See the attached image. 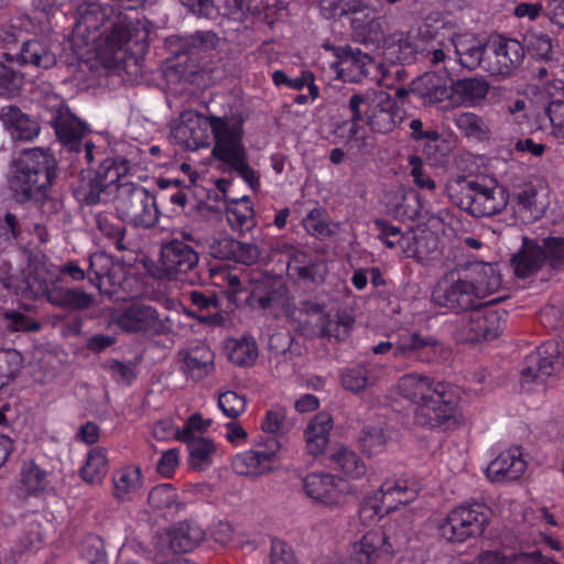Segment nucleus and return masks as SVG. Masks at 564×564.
I'll return each instance as SVG.
<instances>
[{
  "label": "nucleus",
  "instance_id": "1",
  "mask_svg": "<svg viewBox=\"0 0 564 564\" xmlns=\"http://www.w3.org/2000/svg\"><path fill=\"white\" fill-rule=\"evenodd\" d=\"M398 391L415 405V425L438 431L454 430L460 425L463 413L459 398L449 383L411 372L399 379Z\"/></svg>",
  "mask_w": 564,
  "mask_h": 564
},
{
  "label": "nucleus",
  "instance_id": "2",
  "mask_svg": "<svg viewBox=\"0 0 564 564\" xmlns=\"http://www.w3.org/2000/svg\"><path fill=\"white\" fill-rule=\"evenodd\" d=\"M57 163L48 149L32 148L19 152L10 162L8 187L18 204L40 199L51 191Z\"/></svg>",
  "mask_w": 564,
  "mask_h": 564
},
{
  "label": "nucleus",
  "instance_id": "3",
  "mask_svg": "<svg viewBox=\"0 0 564 564\" xmlns=\"http://www.w3.org/2000/svg\"><path fill=\"white\" fill-rule=\"evenodd\" d=\"M452 202L473 217H494L503 213L510 202L508 188L489 176L458 177L448 187Z\"/></svg>",
  "mask_w": 564,
  "mask_h": 564
},
{
  "label": "nucleus",
  "instance_id": "4",
  "mask_svg": "<svg viewBox=\"0 0 564 564\" xmlns=\"http://www.w3.org/2000/svg\"><path fill=\"white\" fill-rule=\"evenodd\" d=\"M210 129L215 139L212 155L228 165V170L236 172L253 192H258L260 174L249 164L247 150L242 142L241 124H229L227 119L212 116Z\"/></svg>",
  "mask_w": 564,
  "mask_h": 564
},
{
  "label": "nucleus",
  "instance_id": "5",
  "mask_svg": "<svg viewBox=\"0 0 564 564\" xmlns=\"http://www.w3.org/2000/svg\"><path fill=\"white\" fill-rule=\"evenodd\" d=\"M131 163L123 156H108L97 169L82 171L76 186L75 198L83 205L107 204L117 193V185L130 172Z\"/></svg>",
  "mask_w": 564,
  "mask_h": 564
},
{
  "label": "nucleus",
  "instance_id": "6",
  "mask_svg": "<svg viewBox=\"0 0 564 564\" xmlns=\"http://www.w3.org/2000/svg\"><path fill=\"white\" fill-rule=\"evenodd\" d=\"M147 20L132 19L121 10L111 11L101 36L104 39L101 51L106 58L121 65L129 54L133 55V48L138 52L148 46L150 29Z\"/></svg>",
  "mask_w": 564,
  "mask_h": 564
},
{
  "label": "nucleus",
  "instance_id": "7",
  "mask_svg": "<svg viewBox=\"0 0 564 564\" xmlns=\"http://www.w3.org/2000/svg\"><path fill=\"white\" fill-rule=\"evenodd\" d=\"M115 208L122 220L137 228L150 229L160 218L155 197L142 185L124 182L117 185Z\"/></svg>",
  "mask_w": 564,
  "mask_h": 564
},
{
  "label": "nucleus",
  "instance_id": "8",
  "mask_svg": "<svg viewBox=\"0 0 564 564\" xmlns=\"http://www.w3.org/2000/svg\"><path fill=\"white\" fill-rule=\"evenodd\" d=\"M491 511L485 503L459 506L453 509L440 525L442 535L449 542L463 543L480 536L490 522Z\"/></svg>",
  "mask_w": 564,
  "mask_h": 564
},
{
  "label": "nucleus",
  "instance_id": "9",
  "mask_svg": "<svg viewBox=\"0 0 564 564\" xmlns=\"http://www.w3.org/2000/svg\"><path fill=\"white\" fill-rule=\"evenodd\" d=\"M524 51L520 40L505 34H491L487 40V64L484 69L499 79L511 78L521 70Z\"/></svg>",
  "mask_w": 564,
  "mask_h": 564
},
{
  "label": "nucleus",
  "instance_id": "10",
  "mask_svg": "<svg viewBox=\"0 0 564 564\" xmlns=\"http://www.w3.org/2000/svg\"><path fill=\"white\" fill-rule=\"evenodd\" d=\"M432 301L456 314L471 311L481 304L462 270L452 271L437 282L432 292Z\"/></svg>",
  "mask_w": 564,
  "mask_h": 564
},
{
  "label": "nucleus",
  "instance_id": "11",
  "mask_svg": "<svg viewBox=\"0 0 564 564\" xmlns=\"http://www.w3.org/2000/svg\"><path fill=\"white\" fill-rule=\"evenodd\" d=\"M362 99L365 123L373 133L388 134L402 121L400 109L393 97L384 90H367L355 93Z\"/></svg>",
  "mask_w": 564,
  "mask_h": 564
},
{
  "label": "nucleus",
  "instance_id": "12",
  "mask_svg": "<svg viewBox=\"0 0 564 564\" xmlns=\"http://www.w3.org/2000/svg\"><path fill=\"white\" fill-rule=\"evenodd\" d=\"M160 268L169 280L194 282L199 254L193 246L178 238L163 241L160 249Z\"/></svg>",
  "mask_w": 564,
  "mask_h": 564
},
{
  "label": "nucleus",
  "instance_id": "13",
  "mask_svg": "<svg viewBox=\"0 0 564 564\" xmlns=\"http://www.w3.org/2000/svg\"><path fill=\"white\" fill-rule=\"evenodd\" d=\"M494 300L481 302L476 308H473L467 319L462 325V336L466 341L478 343L481 340H491L499 336L505 325L506 311H498L491 307V304L498 302Z\"/></svg>",
  "mask_w": 564,
  "mask_h": 564
},
{
  "label": "nucleus",
  "instance_id": "14",
  "mask_svg": "<svg viewBox=\"0 0 564 564\" xmlns=\"http://www.w3.org/2000/svg\"><path fill=\"white\" fill-rule=\"evenodd\" d=\"M115 324L126 333L163 335L171 330L169 318L161 319L156 308L134 303L121 310L115 317Z\"/></svg>",
  "mask_w": 564,
  "mask_h": 564
},
{
  "label": "nucleus",
  "instance_id": "15",
  "mask_svg": "<svg viewBox=\"0 0 564 564\" xmlns=\"http://www.w3.org/2000/svg\"><path fill=\"white\" fill-rule=\"evenodd\" d=\"M564 366V345L550 343L539 347L525 358L521 370L522 382L544 383Z\"/></svg>",
  "mask_w": 564,
  "mask_h": 564
},
{
  "label": "nucleus",
  "instance_id": "16",
  "mask_svg": "<svg viewBox=\"0 0 564 564\" xmlns=\"http://www.w3.org/2000/svg\"><path fill=\"white\" fill-rule=\"evenodd\" d=\"M302 482L305 495L316 503L335 508L345 500L346 482L336 475L314 471L307 474Z\"/></svg>",
  "mask_w": 564,
  "mask_h": 564
},
{
  "label": "nucleus",
  "instance_id": "17",
  "mask_svg": "<svg viewBox=\"0 0 564 564\" xmlns=\"http://www.w3.org/2000/svg\"><path fill=\"white\" fill-rule=\"evenodd\" d=\"M209 117L194 111L183 112L181 121L172 129L171 137L182 149L195 151L208 145L207 126H210Z\"/></svg>",
  "mask_w": 564,
  "mask_h": 564
},
{
  "label": "nucleus",
  "instance_id": "18",
  "mask_svg": "<svg viewBox=\"0 0 564 564\" xmlns=\"http://www.w3.org/2000/svg\"><path fill=\"white\" fill-rule=\"evenodd\" d=\"M288 290L289 288L282 279L265 275L252 283L247 304L262 311H276L285 301Z\"/></svg>",
  "mask_w": 564,
  "mask_h": 564
},
{
  "label": "nucleus",
  "instance_id": "19",
  "mask_svg": "<svg viewBox=\"0 0 564 564\" xmlns=\"http://www.w3.org/2000/svg\"><path fill=\"white\" fill-rule=\"evenodd\" d=\"M2 57L7 62H15L22 66L31 65L44 69L51 68L56 64V55L52 51L50 42L41 37L24 41L19 51L14 53L4 52Z\"/></svg>",
  "mask_w": 564,
  "mask_h": 564
},
{
  "label": "nucleus",
  "instance_id": "20",
  "mask_svg": "<svg viewBox=\"0 0 564 564\" xmlns=\"http://www.w3.org/2000/svg\"><path fill=\"white\" fill-rule=\"evenodd\" d=\"M384 543L387 538L381 529L370 530L352 544L347 560L350 564H378L380 560H389L391 556Z\"/></svg>",
  "mask_w": 564,
  "mask_h": 564
},
{
  "label": "nucleus",
  "instance_id": "21",
  "mask_svg": "<svg viewBox=\"0 0 564 564\" xmlns=\"http://www.w3.org/2000/svg\"><path fill=\"white\" fill-rule=\"evenodd\" d=\"M415 497L414 490L410 489L404 481L386 480L372 498L371 508L376 514L389 513L398 505H406Z\"/></svg>",
  "mask_w": 564,
  "mask_h": 564
},
{
  "label": "nucleus",
  "instance_id": "22",
  "mask_svg": "<svg viewBox=\"0 0 564 564\" xmlns=\"http://www.w3.org/2000/svg\"><path fill=\"white\" fill-rule=\"evenodd\" d=\"M467 281L473 285L474 291L480 299L497 292L501 284V275L491 263L474 262L462 269Z\"/></svg>",
  "mask_w": 564,
  "mask_h": 564
},
{
  "label": "nucleus",
  "instance_id": "23",
  "mask_svg": "<svg viewBox=\"0 0 564 564\" xmlns=\"http://www.w3.org/2000/svg\"><path fill=\"white\" fill-rule=\"evenodd\" d=\"M544 260L540 243L524 236L520 249L511 258V265L517 278L527 279L535 275L545 265Z\"/></svg>",
  "mask_w": 564,
  "mask_h": 564
},
{
  "label": "nucleus",
  "instance_id": "24",
  "mask_svg": "<svg viewBox=\"0 0 564 564\" xmlns=\"http://www.w3.org/2000/svg\"><path fill=\"white\" fill-rule=\"evenodd\" d=\"M0 120L14 141H32L40 133V126L17 106L0 109Z\"/></svg>",
  "mask_w": 564,
  "mask_h": 564
},
{
  "label": "nucleus",
  "instance_id": "25",
  "mask_svg": "<svg viewBox=\"0 0 564 564\" xmlns=\"http://www.w3.org/2000/svg\"><path fill=\"white\" fill-rule=\"evenodd\" d=\"M54 128L58 139L69 151L82 152V142L89 132L88 126L68 110L58 111L54 118Z\"/></svg>",
  "mask_w": 564,
  "mask_h": 564
},
{
  "label": "nucleus",
  "instance_id": "26",
  "mask_svg": "<svg viewBox=\"0 0 564 564\" xmlns=\"http://www.w3.org/2000/svg\"><path fill=\"white\" fill-rule=\"evenodd\" d=\"M45 293L50 304L70 312L89 310L95 303V296L80 288L53 286Z\"/></svg>",
  "mask_w": 564,
  "mask_h": 564
},
{
  "label": "nucleus",
  "instance_id": "27",
  "mask_svg": "<svg viewBox=\"0 0 564 564\" xmlns=\"http://www.w3.org/2000/svg\"><path fill=\"white\" fill-rule=\"evenodd\" d=\"M382 369L372 364H358L347 367L340 375V383L345 390L360 393L378 383Z\"/></svg>",
  "mask_w": 564,
  "mask_h": 564
},
{
  "label": "nucleus",
  "instance_id": "28",
  "mask_svg": "<svg viewBox=\"0 0 564 564\" xmlns=\"http://www.w3.org/2000/svg\"><path fill=\"white\" fill-rule=\"evenodd\" d=\"M525 467L527 463L521 458V453L518 449L502 452L489 464L487 476L492 481H513L523 475Z\"/></svg>",
  "mask_w": 564,
  "mask_h": 564
},
{
  "label": "nucleus",
  "instance_id": "29",
  "mask_svg": "<svg viewBox=\"0 0 564 564\" xmlns=\"http://www.w3.org/2000/svg\"><path fill=\"white\" fill-rule=\"evenodd\" d=\"M453 44L455 47L458 63L469 70H474L477 67H482L487 64V41L467 36L456 35L453 37Z\"/></svg>",
  "mask_w": 564,
  "mask_h": 564
},
{
  "label": "nucleus",
  "instance_id": "30",
  "mask_svg": "<svg viewBox=\"0 0 564 564\" xmlns=\"http://www.w3.org/2000/svg\"><path fill=\"white\" fill-rule=\"evenodd\" d=\"M332 430L333 419L329 413L319 412L311 419L304 432L306 451L310 455L317 457L325 452Z\"/></svg>",
  "mask_w": 564,
  "mask_h": 564
},
{
  "label": "nucleus",
  "instance_id": "31",
  "mask_svg": "<svg viewBox=\"0 0 564 564\" xmlns=\"http://www.w3.org/2000/svg\"><path fill=\"white\" fill-rule=\"evenodd\" d=\"M339 74L346 76V80L359 83L370 74V67L375 65L373 58L361 52L360 48L347 46L339 55Z\"/></svg>",
  "mask_w": 564,
  "mask_h": 564
},
{
  "label": "nucleus",
  "instance_id": "32",
  "mask_svg": "<svg viewBox=\"0 0 564 564\" xmlns=\"http://www.w3.org/2000/svg\"><path fill=\"white\" fill-rule=\"evenodd\" d=\"M112 496L118 502L132 501L142 488L141 469L138 466H126L112 474Z\"/></svg>",
  "mask_w": 564,
  "mask_h": 564
},
{
  "label": "nucleus",
  "instance_id": "33",
  "mask_svg": "<svg viewBox=\"0 0 564 564\" xmlns=\"http://www.w3.org/2000/svg\"><path fill=\"white\" fill-rule=\"evenodd\" d=\"M120 216L112 213H99L96 215V227L100 236L108 240L109 245L122 252L131 249V241L127 240V228Z\"/></svg>",
  "mask_w": 564,
  "mask_h": 564
},
{
  "label": "nucleus",
  "instance_id": "34",
  "mask_svg": "<svg viewBox=\"0 0 564 564\" xmlns=\"http://www.w3.org/2000/svg\"><path fill=\"white\" fill-rule=\"evenodd\" d=\"M538 188L532 183H525L514 189L510 198L517 218L523 223H530L540 217L541 208L538 204Z\"/></svg>",
  "mask_w": 564,
  "mask_h": 564
},
{
  "label": "nucleus",
  "instance_id": "35",
  "mask_svg": "<svg viewBox=\"0 0 564 564\" xmlns=\"http://www.w3.org/2000/svg\"><path fill=\"white\" fill-rule=\"evenodd\" d=\"M527 54L533 62H549L554 56L553 39L542 30L529 28L520 40Z\"/></svg>",
  "mask_w": 564,
  "mask_h": 564
},
{
  "label": "nucleus",
  "instance_id": "36",
  "mask_svg": "<svg viewBox=\"0 0 564 564\" xmlns=\"http://www.w3.org/2000/svg\"><path fill=\"white\" fill-rule=\"evenodd\" d=\"M330 467L349 480H358L367 475L364 459L348 447L341 446L329 455Z\"/></svg>",
  "mask_w": 564,
  "mask_h": 564
},
{
  "label": "nucleus",
  "instance_id": "37",
  "mask_svg": "<svg viewBox=\"0 0 564 564\" xmlns=\"http://www.w3.org/2000/svg\"><path fill=\"white\" fill-rule=\"evenodd\" d=\"M178 356L184 364L183 371L193 380L199 381L214 370V352L206 347H195L191 350L180 351Z\"/></svg>",
  "mask_w": 564,
  "mask_h": 564
},
{
  "label": "nucleus",
  "instance_id": "38",
  "mask_svg": "<svg viewBox=\"0 0 564 564\" xmlns=\"http://www.w3.org/2000/svg\"><path fill=\"white\" fill-rule=\"evenodd\" d=\"M87 278L91 284L101 290L118 283L115 262L105 251H98L89 257Z\"/></svg>",
  "mask_w": 564,
  "mask_h": 564
},
{
  "label": "nucleus",
  "instance_id": "39",
  "mask_svg": "<svg viewBox=\"0 0 564 564\" xmlns=\"http://www.w3.org/2000/svg\"><path fill=\"white\" fill-rule=\"evenodd\" d=\"M112 7L98 2H88L78 7L76 11V26L84 31L96 32L106 26L110 19Z\"/></svg>",
  "mask_w": 564,
  "mask_h": 564
},
{
  "label": "nucleus",
  "instance_id": "40",
  "mask_svg": "<svg viewBox=\"0 0 564 564\" xmlns=\"http://www.w3.org/2000/svg\"><path fill=\"white\" fill-rule=\"evenodd\" d=\"M421 350L436 355L443 350V344L434 336L422 335L417 332L406 333L399 337L394 357L408 356Z\"/></svg>",
  "mask_w": 564,
  "mask_h": 564
},
{
  "label": "nucleus",
  "instance_id": "41",
  "mask_svg": "<svg viewBox=\"0 0 564 564\" xmlns=\"http://www.w3.org/2000/svg\"><path fill=\"white\" fill-rule=\"evenodd\" d=\"M318 325L321 337L344 341L350 336L355 318L345 312H337L334 315L324 314L321 316Z\"/></svg>",
  "mask_w": 564,
  "mask_h": 564
},
{
  "label": "nucleus",
  "instance_id": "42",
  "mask_svg": "<svg viewBox=\"0 0 564 564\" xmlns=\"http://www.w3.org/2000/svg\"><path fill=\"white\" fill-rule=\"evenodd\" d=\"M170 547L175 553H186L194 550L204 538V531L195 524L182 522L169 532Z\"/></svg>",
  "mask_w": 564,
  "mask_h": 564
},
{
  "label": "nucleus",
  "instance_id": "43",
  "mask_svg": "<svg viewBox=\"0 0 564 564\" xmlns=\"http://www.w3.org/2000/svg\"><path fill=\"white\" fill-rule=\"evenodd\" d=\"M234 471L241 476H261L272 470L265 455L258 449H249L237 454L231 462Z\"/></svg>",
  "mask_w": 564,
  "mask_h": 564
},
{
  "label": "nucleus",
  "instance_id": "44",
  "mask_svg": "<svg viewBox=\"0 0 564 564\" xmlns=\"http://www.w3.org/2000/svg\"><path fill=\"white\" fill-rule=\"evenodd\" d=\"M226 218L232 230H250L254 226L253 206L248 196L236 198L226 206Z\"/></svg>",
  "mask_w": 564,
  "mask_h": 564
},
{
  "label": "nucleus",
  "instance_id": "45",
  "mask_svg": "<svg viewBox=\"0 0 564 564\" xmlns=\"http://www.w3.org/2000/svg\"><path fill=\"white\" fill-rule=\"evenodd\" d=\"M452 91L463 102L479 101L486 98L489 91V82L484 77L457 79L452 84Z\"/></svg>",
  "mask_w": 564,
  "mask_h": 564
},
{
  "label": "nucleus",
  "instance_id": "46",
  "mask_svg": "<svg viewBox=\"0 0 564 564\" xmlns=\"http://www.w3.org/2000/svg\"><path fill=\"white\" fill-rule=\"evenodd\" d=\"M183 442L187 445L188 464L192 468L203 470L212 465L216 446L210 438H189Z\"/></svg>",
  "mask_w": 564,
  "mask_h": 564
},
{
  "label": "nucleus",
  "instance_id": "47",
  "mask_svg": "<svg viewBox=\"0 0 564 564\" xmlns=\"http://www.w3.org/2000/svg\"><path fill=\"white\" fill-rule=\"evenodd\" d=\"M361 102H364L362 99L357 98L356 94L354 93L349 97L348 104L346 106L350 112L349 119L338 122L336 124L337 131L346 129V132L343 135L346 138L347 142L359 140L358 134L361 130V122L365 121L364 109H361Z\"/></svg>",
  "mask_w": 564,
  "mask_h": 564
},
{
  "label": "nucleus",
  "instance_id": "48",
  "mask_svg": "<svg viewBox=\"0 0 564 564\" xmlns=\"http://www.w3.org/2000/svg\"><path fill=\"white\" fill-rule=\"evenodd\" d=\"M108 469V459L101 448L89 451L86 464L80 468V476L84 481L89 484L99 482Z\"/></svg>",
  "mask_w": 564,
  "mask_h": 564
},
{
  "label": "nucleus",
  "instance_id": "49",
  "mask_svg": "<svg viewBox=\"0 0 564 564\" xmlns=\"http://www.w3.org/2000/svg\"><path fill=\"white\" fill-rule=\"evenodd\" d=\"M424 104L434 105L444 101L449 97V91L442 79L436 76L425 75L420 85L413 89Z\"/></svg>",
  "mask_w": 564,
  "mask_h": 564
},
{
  "label": "nucleus",
  "instance_id": "50",
  "mask_svg": "<svg viewBox=\"0 0 564 564\" xmlns=\"http://www.w3.org/2000/svg\"><path fill=\"white\" fill-rule=\"evenodd\" d=\"M293 429V422L288 417L284 408H272L267 411L261 422V430L274 436H284Z\"/></svg>",
  "mask_w": 564,
  "mask_h": 564
},
{
  "label": "nucleus",
  "instance_id": "51",
  "mask_svg": "<svg viewBox=\"0 0 564 564\" xmlns=\"http://www.w3.org/2000/svg\"><path fill=\"white\" fill-rule=\"evenodd\" d=\"M545 265L554 271L564 270V237L549 236L540 243Z\"/></svg>",
  "mask_w": 564,
  "mask_h": 564
},
{
  "label": "nucleus",
  "instance_id": "52",
  "mask_svg": "<svg viewBox=\"0 0 564 564\" xmlns=\"http://www.w3.org/2000/svg\"><path fill=\"white\" fill-rule=\"evenodd\" d=\"M387 437L381 426H366L359 436L361 451L368 456L380 454L384 451Z\"/></svg>",
  "mask_w": 564,
  "mask_h": 564
},
{
  "label": "nucleus",
  "instance_id": "53",
  "mask_svg": "<svg viewBox=\"0 0 564 564\" xmlns=\"http://www.w3.org/2000/svg\"><path fill=\"white\" fill-rule=\"evenodd\" d=\"M148 503L154 511L172 509L177 505V494L171 484L153 487L148 495Z\"/></svg>",
  "mask_w": 564,
  "mask_h": 564
},
{
  "label": "nucleus",
  "instance_id": "54",
  "mask_svg": "<svg viewBox=\"0 0 564 564\" xmlns=\"http://www.w3.org/2000/svg\"><path fill=\"white\" fill-rule=\"evenodd\" d=\"M24 358L15 349H8L0 356V386H7L14 380L23 367Z\"/></svg>",
  "mask_w": 564,
  "mask_h": 564
},
{
  "label": "nucleus",
  "instance_id": "55",
  "mask_svg": "<svg viewBox=\"0 0 564 564\" xmlns=\"http://www.w3.org/2000/svg\"><path fill=\"white\" fill-rule=\"evenodd\" d=\"M258 357V348L252 339L235 340L229 351V360L240 367L252 365Z\"/></svg>",
  "mask_w": 564,
  "mask_h": 564
},
{
  "label": "nucleus",
  "instance_id": "56",
  "mask_svg": "<svg viewBox=\"0 0 564 564\" xmlns=\"http://www.w3.org/2000/svg\"><path fill=\"white\" fill-rule=\"evenodd\" d=\"M303 226L306 231L314 237L325 238L334 235L325 210L321 208L312 209L303 219Z\"/></svg>",
  "mask_w": 564,
  "mask_h": 564
},
{
  "label": "nucleus",
  "instance_id": "57",
  "mask_svg": "<svg viewBox=\"0 0 564 564\" xmlns=\"http://www.w3.org/2000/svg\"><path fill=\"white\" fill-rule=\"evenodd\" d=\"M382 531L387 538V543H384V545H387L390 556L406 547L410 536L409 528L405 522L402 524L394 522Z\"/></svg>",
  "mask_w": 564,
  "mask_h": 564
},
{
  "label": "nucleus",
  "instance_id": "58",
  "mask_svg": "<svg viewBox=\"0 0 564 564\" xmlns=\"http://www.w3.org/2000/svg\"><path fill=\"white\" fill-rule=\"evenodd\" d=\"M454 121L456 127L467 137L481 138L489 131L482 118L473 112L458 113Z\"/></svg>",
  "mask_w": 564,
  "mask_h": 564
},
{
  "label": "nucleus",
  "instance_id": "59",
  "mask_svg": "<svg viewBox=\"0 0 564 564\" xmlns=\"http://www.w3.org/2000/svg\"><path fill=\"white\" fill-rule=\"evenodd\" d=\"M235 247H238V240L226 234H219L209 241L208 253L214 259L232 260Z\"/></svg>",
  "mask_w": 564,
  "mask_h": 564
},
{
  "label": "nucleus",
  "instance_id": "60",
  "mask_svg": "<svg viewBox=\"0 0 564 564\" xmlns=\"http://www.w3.org/2000/svg\"><path fill=\"white\" fill-rule=\"evenodd\" d=\"M420 196L415 192L403 193L397 203L394 213L401 219L416 220L421 218Z\"/></svg>",
  "mask_w": 564,
  "mask_h": 564
},
{
  "label": "nucleus",
  "instance_id": "61",
  "mask_svg": "<svg viewBox=\"0 0 564 564\" xmlns=\"http://www.w3.org/2000/svg\"><path fill=\"white\" fill-rule=\"evenodd\" d=\"M218 406L230 419H237L247 408V399L235 391H226L218 398Z\"/></svg>",
  "mask_w": 564,
  "mask_h": 564
},
{
  "label": "nucleus",
  "instance_id": "62",
  "mask_svg": "<svg viewBox=\"0 0 564 564\" xmlns=\"http://www.w3.org/2000/svg\"><path fill=\"white\" fill-rule=\"evenodd\" d=\"M46 474L34 464L24 465L21 470V482L29 492H36L44 488Z\"/></svg>",
  "mask_w": 564,
  "mask_h": 564
},
{
  "label": "nucleus",
  "instance_id": "63",
  "mask_svg": "<svg viewBox=\"0 0 564 564\" xmlns=\"http://www.w3.org/2000/svg\"><path fill=\"white\" fill-rule=\"evenodd\" d=\"M22 77L0 62V96H12L19 93Z\"/></svg>",
  "mask_w": 564,
  "mask_h": 564
},
{
  "label": "nucleus",
  "instance_id": "64",
  "mask_svg": "<svg viewBox=\"0 0 564 564\" xmlns=\"http://www.w3.org/2000/svg\"><path fill=\"white\" fill-rule=\"evenodd\" d=\"M373 224L379 230L378 239L390 249L395 248L404 236V234L401 232L400 227L391 225L386 219L378 218Z\"/></svg>",
  "mask_w": 564,
  "mask_h": 564
}]
</instances>
